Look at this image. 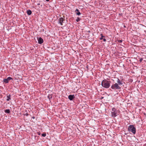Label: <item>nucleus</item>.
Instances as JSON below:
<instances>
[{
  "label": "nucleus",
  "instance_id": "obj_2",
  "mask_svg": "<svg viewBox=\"0 0 146 146\" xmlns=\"http://www.w3.org/2000/svg\"><path fill=\"white\" fill-rule=\"evenodd\" d=\"M111 88L114 91H116V90L120 91L121 88L120 86H118L117 83H115L111 85Z\"/></svg>",
  "mask_w": 146,
  "mask_h": 146
},
{
  "label": "nucleus",
  "instance_id": "obj_12",
  "mask_svg": "<svg viewBox=\"0 0 146 146\" xmlns=\"http://www.w3.org/2000/svg\"><path fill=\"white\" fill-rule=\"evenodd\" d=\"M3 81L5 83H8L9 81L8 80V79H4Z\"/></svg>",
  "mask_w": 146,
  "mask_h": 146
},
{
  "label": "nucleus",
  "instance_id": "obj_25",
  "mask_svg": "<svg viewBox=\"0 0 146 146\" xmlns=\"http://www.w3.org/2000/svg\"><path fill=\"white\" fill-rule=\"evenodd\" d=\"M103 39V38L102 37H101L100 38V40H101Z\"/></svg>",
  "mask_w": 146,
  "mask_h": 146
},
{
  "label": "nucleus",
  "instance_id": "obj_15",
  "mask_svg": "<svg viewBox=\"0 0 146 146\" xmlns=\"http://www.w3.org/2000/svg\"><path fill=\"white\" fill-rule=\"evenodd\" d=\"M116 110H117L115 108H113L112 109V111L111 112H115Z\"/></svg>",
  "mask_w": 146,
  "mask_h": 146
},
{
  "label": "nucleus",
  "instance_id": "obj_4",
  "mask_svg": "<svg viewBox=\"0 0 146 146\" xmlns=\"http://www.w3.org/2000/svg\"><path fill=\"white\" fill-rule=\"evenodd\" d=\"M58 23L60 24L61 25H63V21L65 20V19L62 17H60L58 19Z\"/></svg>",
  "mask_w": 146,
  "mask_h": 146
},
{
  "label": "nucleus",
  "instance_id": "obj_7",
  "mask_svg": "<svg viewBox=\"0 0 146 146\" xmlns=\"http://www.w3.org/2000/svg\"><path fill=\"white\" fill-rule=\"evenodd\" d=\"M75 98V96L74 95H70L68 96V98L70 100H73V99Z\"/></svg>",
  "mask_w": 146,
  "mask_h": 146
},
{
  "label": "nucleus",
  "instance_id": "obj_9",
  "mask_svg": "<svg viewBox=\"0 0 146 146\" xmlns=\"http://www.w3.org/2000/svg\"><path fill=\"white\" fill-rule=\"evenodd\" d=\"M27 13L28 15H30L32 14V11L31 10H29L27 11Z\"/></svg>",
  "mask_w": 146,
  "mask_h": 146
},
{
  "label": "nucleus",
  "instance_id": "obj_5",
  "mask_svg": "<svg viewBox=\"0 0 146 146\" xmlns=\"http://www.w3.org/2000/svg\"><path fill=\"white\" fill-rule=\"evenodd\" d=\"M117 84H118V86H120V85H122L123 84V81H122L120 80L119 79H118L117 80Z\"/></svg>",
  "mask_w": 146,
  "mask_h": 146
},
{
  "label": "nucleus",
  "instance_id": "obj_6",
  "mask_svg": "<svg viewBox=\"0 0 146 146\" xmlns=\"http://www.w3.org/2000/svg\"><path fill=\"white\" fill-rule=\"evenodd\" d=\"M38 43L39 44H41L43 42V40L41 37H39L38 39Z\"/></svg>",
  "mask_w": 146,
  "mask_h": 146
},
{
  "label": "nucleus",
  "instance_id": "obj_18",
  "mask_svg": "<svg viewBox=\"0 0 146 146\" xmlns=\"http://www.w3.org/2000/svg\"><path fill=\"white\" fill-rule=\"evenodd\" d=\"M46 133H44L42 134V136L44 137H45L46 136Z\"/></svg>",
  "mask_w": 146,
  "mask_h": 146
},
{
  "label": "nucleus",
  "instance_id": "obj_26",
  "mask_svg": "<svg viewBox=\"0 0 146 146\" xmlns=\"http://www.w3.org/2000/svg\"><path fill=\"white\" fill-rule=\"evenodd\" d=\"M45 0L46 1H49V0Z\"/></svg>",
  "mask_w": 146,
  "mask_h": 146
},
{
  "label": "nucleus",
  "instance_id": "obj_19",
  "mask_svg": "<svg viewBox=\"0 0 146 146\" xmlns=\"http://www.w3.org/2000/svg\"><path fill=\"white\" fill-rule=\"evenodd\" d=\"M100 36L101 37H102L103 38V37H104L105 36H103V34H100Z\"/></svg>",
  "mask_w": 146,
  "mask_h": 146
},
{
  "label": "nucleus",
  "instance_id": "obj_20",
  "mask_svg": "<svg viewBox=\"0 0 146 146\" xmlns=\"http://www.w3.org/2000/svg\"><path fill=\"white\" fill-rule=\"evenodd\" d=\"M143 60V58H140V59H139V61H140V62H141Z\"/></svg>",
  "mask_w": 146,
  "mask_h": 146
},
{
  "label": "nucleus",
  "instance_id": "obj_16",
  "mask_svg": "<svg viewBox=\"0 0 146 146\" xmlns=\"http://www.w3.org/2000/svg\"><path fill=\"white\" fill-rule=\"evenodd\" d=\"M7 79H8V80L9 81V80L13 79V78L10 77H8Z\"/></svg>",
  "mask_w": 146,
  "mask_h": 146
},
{
  "label": "nucleus",
  "instance_id": "obj_23",
  "mask_svg": "<svg viewBox=\"0 0 146 146\" xmlns=\"http://www.w3.org/2000/svg\"><path fill=\"white\" fill-rule=\"evenodd\" d=\"M103 40L104 41V42H105L106 41V39L105 38H103Z\"/></svg>",
  "mask_w": 146,
  "mask_h": 146
},
{
  "label": "nucleus",
  "instance_id": "obj_27",
  "mask_svg": "<svg viewBox=\"0 0 146 146\" xmlns=\"http://www.w3.org/2000/svg\"><path fill=\"white\" fill-rule=\"evenodd\" d=\"M124 27H125V26H124Z\"/></svg>",
  "mask_w": 146,
  "mask_h": 146
},
{
  "label": "nucleus",
  "instance_id": "obj_3",
  "mask_svg": "<svg viewBox=\"0 0 146 146\" xmlns=\"http://www.w3.org/2000/svg\"><path fill=\"white\" fill-rule=\"evenodd\" d=\"M136 128L133 125H130L128 127V130L132 133L133 134H135L136 131Z\"/></svg>",
  "mask_w": 146,
  "mask_h": 146
},
{
  "label": "nucleus",
  "instance_id": "obj_21",
  "mask_svg": "<svg viewBox=\"0 0 146 146\" xmlns=\"http://www.w3.org/2000/svg\"><path fill=\"white\" fill-rule=\"evenodd\" d=\"M37 134L38 135H40V132H37Z\"/></svg>",
  "mask_w": 146,
  "mask_h": 146
},
{
  "label": "nucleus",
  "instance_id": "obj_13",
  "mask_svg": "<svg viewBox=\"0 0 146 146\" xmlns=\"http://www.w3.org/2000/svg\"><path fill=\"white\" fill-rule=\"evenodd\" d=\"M120 111H119V110H116V111L115 112V114H116L117 115H118L120 113Z\"/></svg>",
  "mask_w": 146,
  "mask_h": 146
},
{
  "label": "nucleus",
  "instance_id": "obj_28",
  "mask_svg": "<svg viewBox=\"0 0 146 146\" xmlns=\"http://www.w3.org/2000/svg\"><path fill=\"white\" fill-rule=\"evenodd\" d=\"M33 118H35V117H33Z\"/></svg>",
  "mask_w": 146,
  "mask_h": 146
},
{
  "label": "nucleus",
  "instance_id": "obj_8",
  "mask_svg": "<svg viewBox=\"0 0 146 146\" xmlns=\"http://www.w3.org/2000/svg\"><path fill=\"white\" fill-rule=\"evenodd\" d=\"M75 12L77 15H79L81 14V13L79 11V10L78 9H76Z\"/></svg>",
  "mask_w": 146,
  "mask_h": 146
},
{
  "label": "nucleus",
  "instance_id": "obj_24",
  "mask_svg": "<svg viewBox=\"0 0 146 146\" xmlns=\"http://www.w3.org/2000/svg\"><path fill=\"white\" fill-rule=\"evenodd\" d=\"M118 42H119V43H121L122 42V40H119L118 41Z\"/></svg>",
  "mask_w": 146,
  "mask_h": 146
},
{
  "label": "nucleus",
  "instance_id": "obj_17",
  "mask_svg": "<svg viewBox=\"0 0 146 146\" xmlns=\"http://www.w3.org/2000/svg\"><path fill=\"white\" fill-rule=\"evenodd\" d=\"M80 20V19L79 17L77 18V19H76V21L77 22H78Z\"/></svg>",
  "mask_w": 146,
  "mask_h": 146
},
{
  "label": "nucleus",
  "instance_id": "obj_14",
  "mask_svg": "<svg viewBox=\"0 0 146 146\" xmlns=\"http://www.w3.org/2000/svg\"><path fill=\"white\" fill-rule=\"evenodd\" d=\"M5 111L6 113H10V111L8 109H6L5 110Z\"/></svg>",
  "mask_w": 146,
  "mask_h": 146
},
{
  "label": "nucleus",
  "instance_id": "obj_11",
  "mask_svg": "<svg viewBox=\"0 0 146 146\" xmlns=\"http://www.w3.org/2000/svg\"><path fill=\"white\" fill-rule=\"evenodd\" d=\"M7 99H6L7 101H9L11 99L10 95H9L8 96H7Z\"/></svg>",
  "mask_w": 146,
  "mask_h": 146
},
{
  "label": "nucleus",
  "instance_id": "obj_29",
  "mask_svg": "<svg viewBox=\"0 0 146 146\" xmlns=\"http://www.w3.org/2000/svg\"><path fill=\"white\" fill-rule=\"evenodd\" d=\"M38 5H39V4H38Z\"/></svg>",
  "mask_w": 146,
  "mask_h": 146
},
{
  "label": "nucleus",
  "instance_id": "obj_10",
  "mask_svg": "<svg viewBox=\"0 0 146 146\" xmlns=\"http://www.w3.org/2000/svg\"><path fill=\"white\" fill-rule=\"evenodd\" d=\"M111 116L112 117H115L117 116L116 114H115V112H111Z\"/></svg>",
  "mask_w": 146,
  "mask_h": 146
},
{
  "label": "nucleus",
  "instance_id": "obj_1",
  "mask_svg": "<svg viewBox=\"0 0 146 146\" xmlns=\"http://www.w3.org/2000/svg\"><path fill=\"white\" fill-rule=\"evenodd\" d=\"M111 82L110 81H108L106 79H104L102 80L101 85L103 87L108 88L110 86Z\"/></svg>",
  "mask_w": 146,
  "mask_h": 146
},
{
  "label": "nucleus",
  "instance_id": "obj_22",
  "mask_svg": "<svg viewBox=\"0 0 146 146\" xmlns=\"http://www.w3.org/2000/svg\"><path fill=\"white\" fill-rule=\"evenodd\" d=\"M29 115V114L28 113H27L25 114V115L26 116H27Z\"/></svg>",
  "mask_w": 146,
  "mask_h": 146
}]
</instances>
